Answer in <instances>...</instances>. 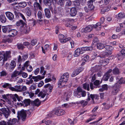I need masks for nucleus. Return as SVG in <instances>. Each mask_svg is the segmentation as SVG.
<instances>
[{"label":"nucleus","mask_w":125,"mask_h":125,"mask_svg":"<svg viewBox=\"0 0 125 125\" xmlns=\"http://www.w3.org/2000/svg\"><path fill=\"white\" fill-rule=\"evenodd\" d=\"M69 77V74L67 73H65L62 76L58 84L59 87L63 86L66 83Z\"/></svg>","instance_id":"nucleus-1"},{"label":"nucleus","mask_w":125,"mask_h":125,"mask_svg":"<svg viewBox=\"0 0 125 125\" xmlns=\"http://www.w3.org/2000/svg\"><path fill=\"white\" fill-rule=\"evenodd\" d=\"M10 51L0 52V61L2 60L3 62L7 61L10 57Z\"/></svg>","instance_id":"nucleus-2"},{"label":"nucleus","mask_w":125,"mask_h":125,"mask_svg":"<svg viewBox=\"0 0 125 125\" xmlns=\"http://www.w3.org/2000/svg\"><path fill=\"white\" fill-rule=\"evenodd\" d=\"M73 94L77 97L80 98L81 97V95L83 97L85 96L86 95V93L85 91H82L81 88L78 87L74 91Z\"/></svg>","instance_id":"nucleus-3"},{"label":"nucleus","mask_w":125,"mask_h":125,"mask_svg":"<svg viewBox=\"0 0 125 125\" xmlns=\"http://www.w3.org/2000/svg\"><path fill=\"white\" fill-rule=\"evenodd\" d=\"M10 84L6 83L4 84L3 86L4 88H6L7 86H9V88L12 91H17L18 92H21V85H16L15 86V87H11Z\"/></svg>","instance_id":"nucleus-4"},{"label":"nucleus","mask_w":125,"mask_h":125,"mask_svg":"<svg viewBox=\"0 0 125 125\" xmlns=\"http://www.w3.org/2000/svg\"><path fill=\"white\" fill-rule=\"evenodd\" d=\"M17 117L19 120L21 119L23 121L25 120L27 115L26 111L22 110L20 111H18L17 112Z\"/></svg>","instance_id":"nucleus-5"},{"label":"nucleus","mask_w":125,"mask_h":125,"mask_svg":"<svg viewBox=\"0 0 125 125\" xmlns=\"http://www.w3.org/2000/svg\"><path fill=\"white\" fill-rule=\"evenodd\" d=\"M65 111L62 109H55L51 113L52 115H55L58 116L62 115L65 114Z\"/></svg>","instance_id":"nucleus-6"},{"label":"nucleus","mask_w":125,"mask_h":125,"mask_svg":"<svg viewBox=\"0 0 125 125\" xmlns=\"http://www.w3.org/2000/svg\"><path fill=\"white\" fill-rule=\"evenodd\" d=\"M119 90V85L117 83H115L113 86L112 89L111 93L114 95H115Z\"/></svg>","instance_id":"nucleus-7"},{"label":"nucleus","mask_w":125,"mask_h":125,"mask_svg":"<svg viewBox=\"0 0 125 125\" xmlns=\"http://www.w3.org/2000/svg\"><path fill=\"white\" fill-rule=\"evenodd\" d=\"M34 10L35 12H34L35 15L36 14V11L38 10H41L42 8L40 4L37 2H35L33 4Z\"/></svg>","instance_id":"nucleus-8"},{"label":"nucleus","mask_w":125,"mask_h":125,"mask_svg":"<svg viewBox=\"0 0 125 125\" xmlns=\"http://www.w3.org/2000/svg\"><path fill=\"white\" fill-rule=\"evenodd\" d=\"M93 28V25H88L85 28H83L81 30V31L82 32L86 33L88 32H90L91 31Z\"/></svg>","instance_id":"nucleus-9"},{"label":"nucleus","mask_w":125,"mask_h":125,"mask_svg":"<svg viewBox=\"0 0 125 125\" xmlns=\"http://www.w3.org/2000/svg\"><path fill=\"white\" fill-rule=\"evenodd\" d=\"M88 98L87 100L89 101L90 100L91 98L93 101H94V100H98L99 98V96L96 94H88Z\"/></svg>","instance_id":"nucleus-10"},{"label":"nucleus","mask_w":125,"mask_h":125,"mask_svg":"<svg viewBox=\"0 0 125 125\" xmlns=\"http://www.w3.org/2000/svg\"><path fill=\"white\" fill-rule=\"evenodd\" d=\"M17 31L15 29H12L8 31V36L9 37H12L15 36L17 34Z\"/></svg>","instance_id":"nucleus-11"},{"label":"nucleus","mask_w":125,"mask_h":125,"mask_svg":"<svg viewBox=\"0 0 125 125\" xmlns=\"http://www.w3.org/2000/svg\"><path fill=\"white\" fill-rule=\"evenodd\" d=\"M1 111L6 118H7L10 115L9 111L8 110H7L6 108H2L1 110Z\"/></svg>","instance_id":"nucleus-12"},{"label":"nucleus","mask_w":125,"mask_h":125,"mask_svg":"<svg viewBox=\"0 0 125 125\" xmlns=\"http://www.w3.org/2000/svg\"><path fill=\"white\" fill-rule=\"evenodd\" d=\"M6 16L10 20L12 21L14 18L13 14L10 12H7L5 13Z\"/></svg>","instance_id":"nucleus-13"},{"label":"nucleus","mask_w":125,"mask_h":125,"mask_svg":"<svg viewBox=\"0 0 125 125\" xmlns=\"http://www.w3.org/2000/svg\"><path fill=\"white\" fill-rule=\"evenodd\" d=\"M109 62V59H106L103 60H100L99 62V63L101 65L104 66L107 64Z\"/></svg>","instance_id":"nucleus-14"},{"label":"nucleus","mask_w":125,"mask_h":125,"mask_svg":"<svg viewBox=\"0 0 125 125\" xmlns=\"http://www.w3.org/2000/svg\"><path fill=\"white\" fill-rule=\"evenodd\" d=\"M83 53V52H82L80 49L78 48L76 49L74 51L73 56L74 57H77L79 56L80 54H82Z\"/></svg>","instance_id":"nucleus-15"},{"label":"nucleus","mask_w":125,"mask_h":125,"mask_svg":"<svg viewBox=\"0 0 125 125\" xmlns=\"http://www.w3.org/2000/svg\"><path fill=\"white\" fill-rule=\"evenodd\" d=\"M77 11L76 9L74 8H72L70 10V14L72 16H74L76 14Z\"/></svg>","instance_id":"nucleus-16"},{"label":"nucleus","mask_w":125,"mask_h":125,"mask_svg":"<svg viewBox=\"0 0 125 125\" xmlns=\"http://www.w3.org/2000/svg\"><path fill=\"white\" fill-rule=\"evenodd\" d=\"M44 11L46 17L48 18H50L51 14L50 10L48 8H45Z\"/></svg>","instance_id":"nucleus-17"},{"label":"nucleus","mask_w":125,"mask_h":125,"mask_svg":"<svg viewBox=\"0 0 125 125\" xmlns=\"http://www.w3.org/2000/svg\"><path fill=\"white\" fill-rule=\"evenodd\" d=\"M44 77V76H41L40 75H39L36 76H33L32 79L34 80V81L37 82L43 79Z\"/></svg>","instance_id":"nucleus-18"},{"label":"nucleus","mask_w":125,"mask_h":125,"mask_svg":"<svg viewBox=\"0 0 125 125\" xmlns=\"http://www.w3.org/2000/svg\"><path fill=\"white\" fill-rule=\"evenodd\" d=\"M94 1L93 0H91L88 1L87 2L88 8L90 10H93L94 8V7L93 5V1Z\"/></svg>","instance_id":"nucleus-19"},{"label":"nucleus","mask_w":125,"mask_h":125,"mask_svg":"<svg viewBox=\"0 0 125 125\" xmlns=\"http://www.w3.org/2000/svg\"><path fill=\"white\" fill-rule=\"evenodd\" d=\"M14 13L15 15H16V17H21L23 20H25V18L24 16V15L21 13L16 11H14Z\"/></svg>","instance_id":"nucleus-20"},{"label":"nucleus","mask_w":125,"mask_h":125,"mask_svg":"<svg viewBox=\"0 0 125 125\" xmlns=\"http://www.w3.org/2000/svg\"><path fill=\"white\" fill-rule=\"evenodd\" d=\"M31 104L34 106H38L40 104V103L39 100L38 99H36L35 100L31 103Z\"/></svg>","instance_id":"nucleus-21"},{"label":"nucleus","mask_w":125,"mask_h":125,"mask_svg":"<svg viewBox=\"0 0 125 125\" xmlns=\"http://www.w3.org/2000/svg\"><path fill=\"white\" fill-rule=\"evenodd\" d=\"M2 28L3 32L5 33H8V31L10 29V27L9 26H2Z\"/></svg>","instance_id":"nucleus-22"},{"label":"nucleus","mask_w":125,"mask_h":125,"mask_svg":"<svg viewBox=\"0 0 125 125\" xmlns=\"http://www.w3.org/2000/svg\"><path fill=\"white\" fill-rule=\"evenodd\" d=\"M93 28H95L96 30H99L101 29V27L100 22H98L96 23L95 25H93Z\"/></svg>","instance_id":"nucleus-23"},{"label":"nucleus","mask_w":125,"mask_h":125,"mask_svg":"<svg viewBox=\"0 0 125 125\" xmlns=\"http://www.w3.org/2000/svg\"><path fill=\"white\" fill-rule=\"evenodd\" d=\"M23 94L24 96H29L30 98H31L34 96V94L32 92H23Z\"/></svg>","instance_id":"nucleus-24"},{"label":"nucleus","mask_w":125,"mask_h":125,"mask_svg":"<svg viewBox=\"0 0 125 125\" xmlns=\"http://www.w3.org/2000/svg\"><path fill=\"white\" fill-rule=\"evenodd\" d=\"M49 47V45L48 44H46L44 47H42V48L43 53H45Z\"/></svg>","instance_id":"nucleus-25"},{"label":"nucleus","mask_w":125,"mask_h":125,"mask_svg":"<svg viewBox=\"0 0 125 125\" xmlns=\"http://www.w3.org/2000/svg\"><path fill=\"white\" fill-rule=\"evenodd\" d=\"M0 21L2 23H5L6 21V18L5 16L3 14H1L0 16Z\"/></svg>","instance_id":"nucleus-26"},{"label":"nucleus","mask_w":125,"mask_h":125,"mask_svg":"<svg viewBox=\"0 0 125 125\" xmlns=\"http://www.w3.org/2000/svg\"><path fill=\"white\" fill-rule=\"evenodd\" d=\"M72 94V92L71 91L68 92L65 94L64 96L65 97H66V100H68V98L71 97Z\"/></svg>","instance_id":"nucleus-27"},{"label":"nucleus","mask_w":125,"mask_h":125,"mask_svg":"<svg viewBox=\"0 0 125 125\" xmlns=\"http://www.w3.org/2000/svg\"><path fill=\"white\" fill-rule=\"evenodd\" d=\"M25 12L27 15L29 16L31 15V11L30 8L29 7H26L25 9Z\"/></svg>","instance_id":"nucleus-28"},{"label":"nucleus","mask_w":125,"mask_h":125,"mask_svg":"<svg viewBox=\"0 0 125 125\" xmlns=\"http://www.w3.org/2000/svg\"><path fill=\"white\" fill-rule=\"evenodd\" d=\"M112 54L111 52L109 51L106 52H103L101 55V57H104L106 56H108L109 55H111Z\"/></svg>","instance_id":"nucleus-29"},{"label":"nucleus","mask_w":125,"mask_h":125,"mask_svg":"<svg viewBox=\"0 0 125 125\" xmlns=\"http://www.w3.org/2000/svg\"><path fill=\"white\" fill-rule=\"evenodd\" d=\"M20 75V71L19 72L18 71H15L13 72L11 75V77L12 78L15 77L19 75Z\"/></svg>","instance_id":"nucleus-30"},{"label":"nucleus","mask_w":125,"mask_h":125,"mask_svg":"<svg viewBox=\"0 0 125 125\" xmlns=\"http://www.w3.org/2000/svg\"><path fill=\"white\" fill-rule=\"evenodd\" d=\"M96 115H91V117L86 120V123H88L89 122L92 121L96 118Z\"/></svg>","instance_id":"nucleus-31"},{"label":"nucleus","mask_w":125,"mask_h":125,"mask_svg":"<svg viewBox=\"0 0 125 125\" xmlns=\"http://www.w3.org/2000/svg\"><path fill=\"white\" fill-rule=\"evenodd\" d=\"M17 122V119L13 118L12 120H10L9 121L8 123L11 125H14Z\"/></svg>","instance_id":"nucleus-32"},{"label":"nucleus","mask_w":125,"mask_h":125,"mask_svg":"<svg viewBox=\"0 0 125 125\" xmlns=\"http://www.w3.org/2000/svg\"><path fill=\"white\" fill-rule=\"evenodd\" d=\"M22 103L24 104L26 106H28L30 104V99H25L22 102Z\"/></svg>","instance_id":"nucleus-33"},{"label":"nucleus","mask_w":125,"mask_h":125,"mask_svg":"<svg viewBox=\"0 0 125 125\" xmlns=\"http://www.w3.org/2000/svg\"><path fill=\"white\" fill-rule=\"evenodd\" d=\"M80 72V70L78 69H77L74 70L72 74V77H74L78 74Z\"/></svg>","instance_id":"nucleus-34"},{"label":"nucleus","mask_w":125,"mask_h":125,"mask_svg":"<svg viewBox=\"0 0 125 125\" xmlns=\"http://www.w3.org/2000/svg\"><path fill=\"white\" fill-rule=\"evenodd\" d=\"M105 48L108 51L111 52L113 50V47L110 45L104 46Z\"/></svg>","instance_id":"nucleus-35"},{"label":"nucleus","mask_w":125,"mask_h":125,"mask_svg":"<svg viewBox=\"0 0 125 125\" xmlns=\"http://www.w3.org/2000/svg\"><path fill=\"white\" fill-rule=\"evenodd\" d=\"M19 6L21 8H24L27 5L26 2L24 1H22L18 3Z\"/></svg>","instance_id":"nucleus-36"},{"label":"nucleus","mask_w":125,"mask_h":125,"mask_svg":"<svg viewBox=\"0 0 125 125\" xmlns=\"http://www.w3.org/2000/svg\"><path fill=\"white\" fill-rule=\"evenodd\" d=\"M37 15L39 21H42L41 20L43 18V15L41 11H38L37 13Z\"/></svg>","instance_id":"nucleus-37"},{"label":"nucleus","mask_w":125,"mask_h":125,"mask_svg":"<svg viewBox=\"0 0 125 125\" xmlns=\"http://www.w3.org/2000/svg\"><path fill=\"white\" fill-rule=\"evenodd\" d=\"M44 87L45 88L48 87L49 89V91L50 92H52V90L53 87L52 85L49 83H48L46 85H45Z\"/></svg>","instance_id":"nucleus-38"},{"label":"nucleus","mask_w":125,"mask_h":125,"mask_svg":"<svg viewBox=\"0 0 125 125\" xmlns=\"http://www.w3.org/2000/svg\"><path fill=\"white\" fill-rule=\"evenodd\" d=\"M46 95V93L44 92L41 91L40 92L38 96L39 97H41L42 98H43Z\"/></svg>","instance_id":"nucleus-39"},{"label":"nucleus","mask_w":125,"mask_h":125,"mask_svg":"<svg viewBox=\"0 0 125 125\" xmlns=\"http://www.w3.org/2000/svg\"><path fill=\"white\" fill-rule=\"evenodd\" d=\"M92 48L91 47H85L82 48L81 50V51H90L91 50Z\"/></svg>","instance_id":"nucleus-40"},{"label":"nucleus","mask_w":125,"mask_h":125,"mask_svg":"<svg viewBox=\"0 0 125 125\" xmlns=\"http://www.w3.org/2000/svg\"><path fill=\"white\" fill-rule=\"evenodd\" d=\"M71 39V38H63L59 40L62 43H64L68 41H70Z\"/></svg>","instance_id":"nucleus-41"},{"label":"nucleus","mask_w":125,"mask_h":125,"mask_svg":"<svg viewBox=\"0 0 125 125\" xmlns=\"http://www.w3.org/2000/svg\"><path fill=\"white\" fill-rule=\"evenodd\" d=\"M16 66V63L14 61H11L10 63V69H14Z\"/></svg>","instance_id":"nucleus-42"},{"label":"nucleus","mask_w":125,"mask_h":125,"mask_svg":"<svg viewBox=\"0 0 125 125\" xmlns=\"http://www.w3.org/2000/svg\"><path fill=\"white\" fill-rule=\"evenodd\" d=\"M77 103L80 104L82 105L83 106H85L87 104V102L86 101H85L83 100L78 101Z\"/></svg>","instance_id":"nucleus-43"},{"label":"nucleus","mask_w":125,"mask_h":125,"mask_svg":"<svg viewBox=\"0 0 125 125\" xmlns=\"http://www.w3.org/2000/svg\"><path fill=\"white\" fill-rule=\"evenodd\" d=\"M25 24V23L22 20H21L19 21H17L16 22V25L18 26H19L21 24L22 26H23Z\"/></svg>","instance_id":"nucleus-44"},{"label":"nucleus","mask_w":125,"mask_h":125,"mask_svg":"<svg viewBox=\"0 0 125 125\" xmlns=\"http://www.w3.org/2000/svg\"><path fill=\"white\" fill-rule=\"evenodd\" d=\"M125 16L123 13H120L118 14L117 18L118 19H120L125 18Z\"/></svg>","instance_id":"nucleus-45"},{"label":"nucleus","mask_w":125,"mask_h":125,"mask_svg":"<svg viewBox=\"0 0 125 125\" xmlns=\"http://www.w3.org/2000/svg\"><path fill=\"white\" fill-rule=\"evenodd\" d=\"M66 21H67L66 23L65 24L66 26L67 27H71L72 25L71 24V21L70 19H67Z\"/></svg>","instance_id":"nucleus-46"},{"label":"nucleus","mask_w":125,"mask_h":125,"mask_svg":"<svg viewBox=\"0 0 125 125\" xmlns=\"http://www.w3.org/2000/svg\"><path fill=\"white\" fill-rule=\"evenodd\" d=\"M113 73L114 74H118L119 73L120 71L118 68H115L113 69Z\"/></svg>","instance_id":"nucleus-47"},{"label":"nucleus","mask_w":125,"mask_h":125,"mask_svg":"<svg viewBox=\"0 0 125 125\" xmlns=\"http://www.w3.org/2000/svg\"><path fill=\"white\" fill-rule=\"evenodd\" d=\"M83 88L85 89H86L88 91L89 90V84L87 83L83 84Z\"/></svg>","instance_id":"nucleus-48"},{"label":"nucleus","mask_w":125,"mask_h":125,"mask_svg":"<svg viewBox=\"0 0 125 125\" xmlns=\"http://www.w3.org/2000/svg\"><path fill=\"white\" fill-rule=\"evenodd\" d=\"M14 96L17 99L18 101L19 102H23L22 98L21 96H19L17 94H14Z\"/></svg>","instance_id":"nucleus-49"},{"label":"nucleus","mask_w":125,"mask_h":125,"mask_svg":"<svg viewBox=\"0 0 125 125\" xmlns=\"http://www.w3.org/2000/svg\"><path fill=\"white\" fill-rule=\"evenodd\" d=\"M43 1L46 5L50 6L51 4V0H43Z\"/></svg>","instance_id":"nucleus-50"},{"label":"nucleus","mask_w":125,"mask_h":125,"mask_svg":"<svg viewBox=\"0 0 125 125\" xmlns=\"http://www.w3.org/2000/svg\"><path fill=\"white\" fill-rule=\"evenodd\" d=\"M97 48L99 49H103L104 47V45L101 43H98L97 45Z\"/></svg>","instance_id":"nucleus-51"},{"label":"nucleus","mask_w":125,"mask_h":125,"mask_svg":"<svg viewBox=\"0 0 125 125\" xmlns=\"http://www.w3.org/2000/svg\"><path fill=\"white\" fill-rule=\"evenodd\" d=\"M20 75L21 74L23 78H26L28 76L27 74L25 72L22 71H20Z\"/></svg>","instance_id":"nucleus-52"},{"label":"nucleus","mask_w":125,"mask_h":125,"mask_svg":"<svg viewBox=\"0 0 125 125\" xmlns=\"http://www.w3.org/2000/svg\"><path fill=\"white\" fill-rule=\"evenodd\" d=\"M65 2L64 0H59L58 2V3L62 7L63 6Z\"/></svg>","instance_id":"nucleus-53"},{"label":"nucleus","mask_w":125,"mask_h":125,"mask_svg":"<svg viewBox=\"0 0 125 125\" xmlns=\"http://www.w3.org/2000/svg\"><path fill=\"white\" fill-rule=\"evenodd\" d=\"M44 68L42 66L41 67V71L40 73L41 74L43 73L42 74V75L43 76H44L45 75L46 73L45 71L44 72Z\"/></svg>","instance_id":"nucleus-54"},{"label":"nucleus","mask_w":125,"mask_h":125,"mask_svg":"<svg viewBox=\"0 0 125 125\" xmlns=\"http://www.w3.org/2000/svg\"><path fill=\"white\" fill-rule=\"evenodd\" d=\"M29 21L32 24L33 26H34L36 23L35 20L33 19L29 20Z\"/></svg>","instance_id":"nucleus-55"},{"label":"nucleus","mask_w":125,"mask_h":125,"mask_svg":"<svg viewBox=\"0 0 125 125\" xmlns=\"http://www.w3.org/2000/svg\"><path fill=\"white\" fill-rule=\"evenodd\" d=\"M110 10V8L109 7H107L104 9H103L102 10L101 13L102 14H103L104 13L109 11Z\"/></svg>","instance_id":"nucleus-56"},{"label":"nucleus","mask_w":125,"mask_h":125,"mask_svg":"<svg viewBox=\"0 0 125 125\" xmlns=\"http://www.w3.org/2000/svg\"><path fill=\"white\" fill-rule=\"evenodd\" d=\"M96 74L95 73H93L91 74V77H92V81H94L96 79Z\"/></svg>","instance_id":"nucleus-57"},{"label":"nucleus","mask_w":125,"mask_h":125,"mask_svg":"<svg viewBox=\"0 0 125 125\" xmlns=\"http://www.w3.org/2000/svg\"><path fill=\"white\" fill-rule=\"evenodd\" d=\"M0 125H11L8 123V121L7 123L4 121L0 122Z\"/></svg>","instance_id":"nucleus-58"},{"label":"nucleus","mask_w":125,"mask_h":125,"mask_svg":"<svg viewBox=\"0 0 125 125\" xmlns=\"http://www.w3.org/2000/svg\"><path fill=\"white\" fill-rule=\"evenodd\" d=\"M17 47L19 49H23L24 47L22 44H17Z\"/></svg>","instance_id":"nucleus-59"},{"label":"nucleus","mask_w":125,"mask_h":125,"mask_svg":"<svg viewBox=\"0 0 125 125\" xmlns=\"http://www.w3.org/2000/svg\"><path fill=\"white\" fill-rule=\"evenodd\" d=\"M30 27L29 26H25L24 27V32L25 33L28 32L30 31Z\"/></svg>","instance_id":"nucleus-60"},{"label":"nucleus","mask_w":125,"mask_h":125,"mask_svg":"<svg viewBox=\"0 0 125 125\" xmlns=\"http://www.w3.org/2000/svg\"><path fill=\"white\" fill-rule=\"evenodd\" d=\"M112 72V70L111 69H110L109 70L107 71L105 74L106 75H107L109 77L111 75V72Z\"/></svg>","instance_id":"nucleus-61"},{"label":"nucleus","mask_w":125,"mask_h":125,"mask_svg":"<svg viewBox=\"0 0 125 125\" xmlns=\"http://www.w3.org/2000/svg\"><path fill=\"white\" fill-rule=\"evenodd\" d=\"M37 41L35 39H33L31 41V44L32 46L35 45L37 43Z\"/></svg>","instance_id":"nucleus-62"},{"label":"nucleus","mask_w":125,"mask_h":125,"mask_svg":"<svg viewBox=\"0 0 125 125\" xmlns=\"http://www.w3.org/2000/svg\"><path fill=\"white\" fill-rule=\"evenodd\" d=\"M27 71L29 72H31L32 70V68L31 65H29L27 67Z\"/></svg>","instance_id":"nucleus-63"},{"label":"nucleus","mask_w":125,"mask_h":125,"mask_svg":"<svg viewBox=\"0 0 125 125\" xmlns=\"http://www.w3.org/2000/svg\"><path fill=\"white\" fill-rule=\"evenodd\" d=\"M119 83L122 84L125 83V79L124 78H121L119 80Z\"/></svg>","instance_id":"nucleus-64"}]
</instances>
